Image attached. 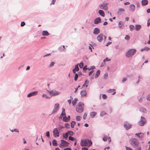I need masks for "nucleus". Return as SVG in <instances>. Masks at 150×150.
Masks as SVG:
<instances>
[{
	"label": "nucleus",
	"instance_id": "6e6d98bb",
	"mask_svg": "<svg viewBox=\"0 0 150 150\" xmlns=\"http://www.w3.org/2000/svg\"><path fill=\"white\" fill-rule=\"evenodd\" d=\"M127 80V78L126 77H125L123 78L122 80V82H125Z\"/></svg>",
	"mask_w": 150,
	"mask_h": 150
},
{
	"label": "nucleus",
	"instance_id": "58836bf2",
	"mask_svg": "<svg viewBox=\"0 0 150 150\" xmlns=\"http://www.w3.org/2000/svg\"><path fill=\"white\" fill-rule=\"evenodd\" d=\"M67 133H68V134H69L70 135H73L74 134L73 132L71 131H69Z\"/></svg>",
	"mask_w": 150,
	"mask_h": 150
},
{
	"label": "nucleus",
	"instance_id": "bf43d9fd",
	"mask_svg": "<svg viewBox=\"0 0 150 150\" xmlns=\"http://www.w3.org/2000/svg\"><path fill=\"white\" fill-rule=\"evenodd\" d=\"M87 66L86 65H85L84 66V67H83V69L84 70H85L86 69H87Z\"/></svg>",
	"mask_w": 150,
	"mask_h": 150
},
{
	"label": "nucleus",
	"instance_id": "e2e57ef3",
	"mask_svg": "<svg viewBox=\"0 0 150 150\" xmlns=\"http://www.w3.org/2000/svg\"><path fill=\"white\" fill-rule=\"evenodd\" d=\"M108 74L107 73H106L104 75V77L105 79H106L107 76H108Z\"/></svg>",
	"mask_w": 150,
	"mask_h": 150
},
{
	"label": "nucleus",
	"instance_id": "774afa93",
	"mask_svg": "<svg viewBox=\"0 0 150 150\" xmlns=\"http://www.w3.org/2000/svg\"><path fill=\"white\" fill-rule=\"evenodd\" d=\"M64 150H71L70 148H67L64 149Z\"/></svg>",
	"mask_w": 150,
	"mask_h": 150
},
{
	"label": "nucleus",
	"instance_id": "f257e3e1",
	"mask_svg": "<svg viewBox=\"0 0 150 150\" xmlns=\"http://www.w3.org/2000/svg\"><path fill=\"white\" fill-rule=\"evenodd\" d=\"M84 104L82 102H79L76 106V110L79 113L82 112L83 110Z\"/></svg>",
	"mask_w": 150,
	"mask_h": 150
},
{
	"label": "nucleus",
	"instance_id": "4468645a",
	"mask_svg": "<svg viewBox=\"0 0 150 150\" xmlns=\"http://www.w3.org/2000/svg\"><path fill=\"white\" fill-rule=\"evenodd\" d=\"M79 64H77L75 67V68L73 70V72L75 74L76 71H78L79 70V69L78 67Z\"/></svg>",
	"mask_w": 150,
	"mask_h": 150
},
{
	"label": "nucleus",
	"instance_id": "423d86ee",
	"mask_svg": "<svg viewBox=\"0 0 150 150\" xmlns=\"http://www.w3.org/2000/svg\"><path fill=\"white\" fill-rule=\"evenodd\" d=\"M53 135L55 137H57L59 136V133L57 129L55 128L54 129L53 131Z\"/></svg>",
	"mask_w": 150,
	"mask_h": 150
},
{
	"label": "nucleus",
	"instance_id": "6e6552de",
	"mask_svg": "<svg viewBox=\"0 0 150 150\" xmlns=\"http://www.w3.org/2000/svg\"><path fill=\"white\" fill-rule=\"evenodd\" d=\"M59 105L58 103H56L55 104L54 108L52 111L53 113L56 112L59 109Z\"/></svg>",
	"mask_w": 150,
	"mask_h": 150
},
{
	"label": "nucleus",
	"instance_id": "052dcab7",
	"mask_svg": "<svg viewBox=\"0 0 150 150\" xmlns=\"http://www.w3.org/2000/svg\"><path fill=\"white\" fill-rule=\"evenodd\" d=\"M149 49V47H145L144 48V50H148Z\"/></svg>",
	"mask_w": 150,
	"mask_h": 150
},
{
	"label": "nucleus",
	"instance_id": "ea45409f",
	"mask_svg": "<svg viewBox=\"0 0 150 150\" xmlns=\"http://www.w3.org/2000/svg\"><path fill=\"white\" fill-rule=\"evenodd\" d=\"M125 38L126 40H128L129 39L130 37L129 35H126Z\"/></svg>",
	"mask_w": 150,
	"mask_h": 150
},
{
	"label": "nucleus",
	"instance_id": "e433bc0d",
	"mask_svg": "<svg viewBox=\"0 0 150 150\" xmlns=\"http://www.w3.org/2000/svg\"><path fill=\"white\" fill-rule=\"evenodd\" d=\"M76 118L77 120L80 121L81 119V117L79 116H77L76 117Z\"/></svg>",
	"mask_w": 150,
	"mask_h": 150
},
{
	"label": "nucleus",
	"instance_id": "a18cd8bd",
	"mask_svg": "<svg viewBox=\"0 0 150 150\" xmlns=\"http://www.w3.org/2000/svg\"><path fill=\"white\" fill-rule=\"evenodd\" d=\"M110 60V59H109L108 58H106L104 60V62H105V61H109Z\"/></svg>",
	"mask_w": 150,
	"mask_h": 150
},
{
	"label": "nucleus",
	"instance_id": "c03bdc74",
	"mask_svg": "<svg viewBox=\"0 0 150 150\" xmlns=\"http://www.w3.org/2000/svg\"><path fill=\"white\" fill-rule=\"evenodd\" d=\"M125 148L126 150H132V149L130 147L126 146Z\"/></svg>",
	"mask_w": 150,
	"mask_h": 150
},
{
	"label": "nucleus",
	"instance_id": "f03ea898",
	"mask_svg": "<svg viewBox=\"0 0 150 150\" xmlns=\"http://www.w3.org/2000/svg\"><path fill=\"white\" fill-rule=\"evenodd\" d=\"M92 144V142L91 140H81L80 143V145L81 146H89Z\"/></svg>",
	"mask_w": 150,
	"mask_h": 150
},
{
	"label": "nucleus",
	"instance_id": "412c9836",
	"mask_svg": "<svg viewBox=\"0 0 150 150\" xmlns=\"http://www.w3.org/2000/svg\"><path fill=\"white\" fill-rule=\"evenodd\" d=\"M81 96L82 97H84L86 96L87 93L86 91H81Z\"/></svg>",
	"mask_w": 150,
	"mask_h": 150
},
{
	"label": "nucleus",
	"instance_id": "2f4dec72",
	"mask_svg": "<svg viewBox=\"0 0 150 150\" xmlns=\"http://www.w3.org/2000/svg\"><path fill=\"white\" fill-rule=\"evenodd\" d=\"M52 144L54 146H56L57 145V144L55 140H53L52 141Z\"/></svg>",
	"mask_w": 150,
	"mask_h": 150
},
{
	"label": "nucleus",
	"instance_id": "a19ab883",
	"mask_svg": "<svg viewBox=\"0 0 150 150\" xmlns=\"http://www.w3.org/2000/svg\"><path fill=\"white\" fill-rule=\"evenodd\" d=\"M70 126L69 125L68 123H66L65 125V127L66 128H68Z\"/></svg>",
	"mask_w": 150,
	"mask_h": 150
},
{
	"label": "nucleus",
	"instance_id": "4d7b16f0",
	"mask_svg": "<svg viewBox=\"0 0 150 150\" xmlns=\"http://www.w3.org/2000/svg\"><path fill=\"white\" fill-rule=\"evenodd\" d=\"M150 25V18L149 19L148 21L147 22V26H149Z\"/></svg>",
	"mask_w": 150,
	"mask_h": 150
},
{
	"label": "nucleus",
	"instance_id": "69168bd1",
	"mask_svg": "<svg viewBox=\"0 0 150 150\" xmlns=\"http://www.w3.org/2000/svg\"><path fill=\"white\" fill-rule=\"evenodd\" d=\"M147 12L148 13H150V8H149L147 10Z\"/></svg>",
	"mask_w": 150,
	"mask_h": 150
},
{
	"label": "nucleus",
	"instance_id": "c85d7f7f",
	"mask_svg": "<svg viewBox=\"0 0 150 150\" xmlns=\"http://www.w3.org/2000/svg\"><path fill=\"white\" fill-rule=\"evenodd\" d=\"M76 122L75 121H72L71 123V127L73 128L74 127V125L75 124Z\"/></svg>",
	"mask_w": 150,
	"mask_h": 150
},
{
	"label": "nucleus",
	"instance_id": "393cba45",
	"mask_svg": "<svg viewBox=\"0 0 150 150\" xmlns=\"http://www.w3.org/2000/svg\"><path fill=\"white\" fill-rule=\"evenodd\" d=\"M108 92L109 93L113 92L112 94V95H113L115 94V90L114 89L109 90L108 91Z\"/></svg>",
	"mask_w": 150,
	"mask_h": 150
},
{
	"label": "nucleus",
	"instance_id": "a211bd4d",
	"mask_svg": "<svg viewBox=\"0 0 150 150\" xmlns=\"http://www.w3.org/2000/svg\"><path fill=\"white\" fill-rule=\"evenodd\" d=\"M88 81L87 80H86L85 81V83L83 85L82 88H87V87L88 86Z\"/></svg>",
	"mask_w": 150,
	"mask_h": 150
},
{
	"label": "nucleus",
	"instance_id": "f704fd0d",
	"mask_svg": "<svg viewBox=\"0 0 150 150\" xmlns=\"http://www.w3.org/2000/svg\"><path fill=\"white\" fill-rule=\"evenodd\" d=\"M108 139V138L107 136H105L103 138V140L104 141H106Z\"/></svg>",
	"mask_w": 150,
	"mask_h": 150
},
{
	"label": "nucleus",
	"instance_id": "c756f323",
	"mask_svg": "<svg viewBox=\"0 0 150 150\" xmlns=\"http://www.w3.org/2000/svg\"><path fill=\"white\" fill-rule=\"evenodd\" d=\"M140 111L144 113H146V110L144 108H141L140 109Z\"/></svg>",
	"mask_w": 150,
	"mask_h": 150
},
{
	"label": "nucleus",
	"instance_id": "dca6fc26",
	"mask_svg": "<svg viewBox=\"0 0 150 150\" xmlns=\"http://www.w3.org/2000/svg\"><path fill=\"white\" fill-rule=\"evenodd\" d=\"M135 9V6L134 4H131L130 5L129 8V10L130 11H134Z\"/></svg>",
	"mask_w": 150,
	"mask_h": 150
},
{
	"label": "nucleus",
	"instance_id": "13d9d810",
	"mask_svg": "<svg viewBox=\"0 0 150 150\" xmlns=\"http://www.w3.org/2000/svg\"><path fill=\"white\" fill-rule=\"evenodd\" d=\"M134 26L133 25H130L129 26V28L130 29L132 30L134 28Z\"/></svg>",
	"mask_w": 150,
	"mask_h": 150
},
{
	"label": "nucleus",
	"instance_id": "72a5a7b5",
	"mask_svg": "<svg viewBox=\"0 0 150 150\" xmlns=\"http://www.w3.org/2000/svg\"><path fill=\"white\" fill-rule=\"evenodd\" d=\"M79 67L80 68H82L83 67V62H81L79 64Z\"/></svg>",
	"mask_w": 150,
	"mask_h": 150
},
{
	"label": "nucleus",
	"instance_id": "09e8293b",
	"mask_svg": "<svg viewBox=\"0 0 150 150\" xmlns=\"http://www.w3.org/2000/svg\"><path fill=\"white\" fill-rule=\"evenodd\" d=\"M102 98L103 99H106L107 98V96L105 94H104L102 95Z\"/></svg>",
	"mask_w": 150,
	"mask_h": 150
},
{
	"label": "nucleus",
	"instance_id": "0eeeda50",
	"mask_svg": "<svg viewBox=\"0 0 150 150\" xmlns=\"http://www.w3.org/2000/svg\"><path fill=\"white\" fill-rule=\"evenodd\" d=\"M145 121V118L144 117L141 116V120L138 122L139 125L141 126H143L144 125Z\"/></svg>",
	"mask_w": 150,
	"mask_h": 150
},
{
	"label": "nucleus",
	"instance_id": "4be33fe9",
	"mask_svg": "<svg viewBox=\"0 0 150 150\" xmlns=\"http://www.w3.org/2000/svg\"><path fill=\"white\" fill-rule=\"evenodd\" d=\"M49 35V33L47 30H44L42 32V35L43 36H48Z\"/></svg>",
	"mask_w": 150,
	"mask_h": 150
},
{
	"label": "nucleus",
	"instance_id": "864d4df0",
	"mask_svg": "<svg viewBox=\"0 0 150 150\" xmlns=\"http://www.w3.org/2000/svg\"><path fill=\"white\" fill-rule=\"evenodd\" d=\"M66 115L65 112H62L60 116L61 117H62L63 116H65Z\"/></svg>",
	"mask_w": 150,
	"mask_h": 150
},
{
	"label": "nucleus",
	"instance_id": "6ab92c4d",
	"mask_svg": "<svg viewBox=\"0 0 150 150\" xmlns=\"http://www.w3.org/2000/svg\"><path fill=\"white\" fill-rule=\"evenodd\" d=\"M101 19L100 18L98 17L96 18L94 20V23L95 24H98L101 21Z\"/></svg>",
	"mask_w": 150,
	"mask_h": 150
},
{
	"label": "nucleus",
	"instance_id": "9b49d317",
	"mask_svg": "<svg viewBox=\"0 0 150 150\" xmlns=\"http://www.w3.org/2000/svg\"><path fill=\"white\" fill-rule=\"evenodd\" d=\"M103 39V34H100L97 36V39L99 42L102 41Z\"/></svg>",
	"mask_w": 150,
	"mask_h": 150
},
{
	"label": "nucleus",
	"instance_id": "bb28decb",
	"mask_svg": "<svg viewBox=\"0 0 150 150\" xmlns=\"http://www.w3.org/2000/svg\"><path fill=\"white\" fill-rule=\"evenodd\" d=\"M77 100V98H75L72 102V104L74 106L76 105Z\"/></svg>",
	"mask_w": 150,
	"mask_h": 150
},
{
	"label": "nucleus",
	"instance_id": "3c124183",
	"mask_svg": "<svg viewBox=\"0 0 150 150\" xmlns=\"http://www.w3.org/2000/svg\"><path fill=\"white\" fill-rule=\"evenodd\" d=\"M25 25V23L24 22H22L21 24V26H23Z\"/></svg>",
	"mask_w": 150,
	"mask_h": 150
},
{
	"label": "nucleus",
	"instance_id": "20e7f679",
	"mask_svg": "<svg viewBox=\"0 0 150 150\" xmlns=\"http://www.w3.org/2000/svg\"><path fill=\"white\" fill-rule=\"evenodd\" d=\"M61 143L59 145V147L61 148L64 147L68 146L69 143L66 141L62 140Z\"/></svg>",
	"mask_w": 150,
	"mask_h": 150
},
{
	"label": "nucleus",
	"instance_id": "8fccbe9b",
	"mask_svg": "<svg viewBox=\"0 0 150 150\" xmlns=\"http://www.w3.org/2000/svg\"><path fill=\"white\" fill-rule=\"evenodd\" d=\"M122 22L121 21H120L119 23V26L121 28L122 27Z\"/></svg>",
	"mask_w": 150,
	"mask_h": 150
},
{
	"label": "nucleus",
	"instance_id": "7c9ffc66",
	"mask_svg": "<svg viewBox=\"0 0 150 150\" xmlns=\"http://www.w3.org/2000/svg\"><path fill=\"white\" fill-rule=\"evenodd\" d=\"M63 136L66 139H67L68 136V133L67 132L65 134H63Z\"/></svg>",
	"mask_w": 150,
	"mask_h": 150
},
{
	"label": "nucleus",
	"instance_id": "de8ad7c7",
	"mask_svg": "<svg viewBox=\"0 0 150 150\" xmlns=\"http://www.w3.org/2000/svg\"><path fill=\"white\" fill-rule=\"evenodd\" d=\"M69 139L71 141H73L74 139V138L70 136L69 137Z\"/></svg>",
	"mask_w": 150,
	"mask_h": 150
},
{
	"label": "nucleus",
	"instance_id": "39448f33",
	"mask_svg": "<svg viewBox=\"0 0 150 150\" xmlns=\"http://www.w3.org/2000/svg\"><path fill=\"white\" fill-rule=\"evenodd\" d=\"M107 5V3H103L100 4L99 6L100 8L107 10L108 9Z\"/></svg>",
	"mask_w": 150,
	"mask_h": 150
},
{
	"label": "nucleus",
	"instance_id": "a878e982",
	"mask_svg": "<svg viewBox=\"0 0 150 150\" xmlns=\"http://www.w3.org/2000/svg\"><path fill=\"white\" fill-rule=\"evenodd\" d=\"M141 27V25H137L136 26L135 29L137 30H139Z\"/></svg>",
	"mask_w": 150,
	"mask_h": 150
},
{
	"label": "nucleus",
	"instance_id": "c9c22d12",
	"mask_svg": "<svg viewBox=\"0 0 150 150\" xmlns=\"http://www.w3.org/2000/svg\"><path fill=\"white\" fill-rule=\"evenodd\" d=\"M78 77V74L76 73H75V76H74V80L75 81H76L77 80Z\"/></svg>",
	"mask_w": 150,
	"mask_h": 150
},
{
	"label": "nucleus",
	"instance_id": "0e129e2a",
	"mask_svg": "<svg viewBox=\"0 0 150 150\" xmlns=\"http://www.w3.org/2000/svg\"><path fill=\"white\" fill-rule=\"evenodd\" d=\"M82 150H88V149L87 148H82Z\"/></svg>",
	"mask_w": 150,
	"mask_h": 150
},
{
	"label": "nucleus",
	"instance_id": "603ef678",
	"mask_svg": "<svg viewBox=\"0 0 150 150\" xmlns=\"http://www.w3.org/2000/svg\"><path fill=\"white\" fill-rule=\"evenodd\" d=\"M149 101H150V94H149L146 98Z\"/></svg>",
	"mask_w": 150,
	"mask_h": 150
},
{
	"label": "nucleus",
	"instance_id": "aec40b11",
	"mask_svg": "<svg viewBox=\"0 0 150 150\" xmlns=\"http://www.w3.org/2000/svg\"><path fill=\"white\" fill-rule=\"evenodd\" d=\"M148 1L147 0H142V6H145L148 4Z\"/></svg>",
	"mask_w": 150,
	"mask_h": 150
},
{
	"label": "nucleus",
	"instance_id": "1a4fd4ad",
	"mask_svg": "<svg viewBox=\"0 0 150 150\" xmlns=\"http://www.w3.org/2000/svg\"><path fill=\"white\" fill-rule=\"evenodd\" d=\"M132 125H130L129 123H126L124 124V127L126 128V130H128L130 129Z\"/></svg>",
	"mask_w": 150,
	"mask_h": 150
},
{
	"label": "nucleus",
	"instance_id": "ddd939ff",
	"mask_svg": "<svg viewBox=\"0 0 150 150\" xmlns=\"http://www.w3.org/2000/svg\"><path fill=\"white\" fill-rule=\"evenodd\" d=\"M50 94L52 96H56L59 94V93L56 91H50Z\"/></svg>",
	"mask_w": 150,
	"mask_h": 150
},
{
	"label": "nucleus",
	"instance_id": "9d476101",
	"mask_svg": "<svg viewBox=\"0 0 150 150\" xmlns=\"http://www.w3.org/2000/svg\"><path fill=\"white\" fill-rule=\"evenodd\" d=\"M135 135L141 139H142L144 136V134L142 133L135 134Z\"/></svg>",
	"mask_w": 150,
	"mask_h": 150
},
{
	"label": "nucleus",
	"instance_id": "4c0bfd02",
	"mask_svg": "<svg viewBox=\"0 0 150 150\" xmlns=\"http://www.w3.org/2000/svg\"><path fill=\"white\" fill-rule=\"evenodd\" d=\"M106 113L104 111H102L100 113V115L101 116H103V115L106 114Z\"/></svg>",
	"mask_w": 150,
	"mask_h": 150
},
{
	"label": "nucleus",
	"instance_id": "cd10ccee",
	"mask_svg": "<svg viewBox=\"0 0 150 150\" xmlns=\"http://www.w3.org/2000/svg\"><path fill=\"white\" fill-rule=\"evenodd\" d=\"M100 71L99 70H98L96 73V74L95 75V78H97L98 77V76H99V75L100 74Z\"/></svg>",
	"mask_w": 150,
	"mask_h": 150
},
{
	"label": "nucleus",
	"instance_id": "b1692460",
	"mask_svg": "<svg viewBox=\"0 0 150 150\" xmlns=\"http://www.w3.org/2000/svg\"><path fill=\"white\" fill-rule=\"evenodd\" d=\"M97 113L96 112H92L91 113V117L92 118H93L96 114Z\"/></svg>",
	"mask_w": 150,
	"mask_h": 150
},
{
	"label": "nucleus",
	"instance_id": "49530a36",
	"mask_svg": "<svg viewBox=\"0 0 150 150\" xmlns=\"http://www.w3.org/2000/svg\"><path fill=\"white\" fill-rule=\"evenodd\" d=\"M54 62H51V64L50 65L49 67H53L54 66Z\"/></svg>",
	"mask_w": 150,
	"mask_h": 150
},
{
	"label": "nucleus",
	"instance_id": "7ed1b4c3",
	"mask_svg": "<svg viewBox=\"0 0 150 150\" xmlns=\"http://www.w3.org/2000/svg\"><path fill=\"white\" fill-rule=\"evenodd\" d=\"M136 52V50L134 49L129 50L126 52V56L128 57H131Z\"/></svg>",
	"mask_w": 150,
	"mask_h": 150
},
{
	"label": "nucleus",
	"instance_id": "473e14b6",
	"mask_svg": "<svg viewBox=\"0 0 150 150\" xmlns=\"http://www.w3.org/2000/svg\"><path fill=\"white\" fill-rule=\"evenodd\" d=\"M125 10L124 8H120L119 9V10H118V13H120V12H123V11H125Z\"/></svg>",
	"mask_w": 150,
	"mask_h": 150
},
{
	"label": "nucleus",
	"instance_id": "338daca9",
	"mask_svg": "<svg viewBox=\"0 0 150 150\" xmlns=\"http://www.w3.org/2000/svg\"><path fill=\"white\" fill-rule=\"evenodd\" d=\"M93 71H92L91 72H90L89 73V76L91 75L92 74Z\"/></svg>",
	"mask_w": 150,
	"mask_h": 150
},
{
	"label": "nucleus",
	"instance_id": "5fc2aeb1",
	"mask_svg": "<svg viewBox=\"0 0 150 150\" xmlns=\"http://www.w3.org/2000/svg\"><path fill=\"white\" fill-rule=\"evenodd\" d=\"M46 136L48 137H50V133L48 131L46 133Z\"/></svg>",
	"mask_w": 150,
	"mask_h": 150
},
{
	"label": "nucleus",
	"instance_id": "37998d69",
	"mask_svg": "<svg viewBox=\"0 0 150 150\" xmlns=\"http://www.w3.org/2000/svg\"><path fill=\"white\" fill-rule=\"evenodd\" d=\"M42 97H45L47 98H50L48 96H47L46 95L43 94Z\"/></svg>",
	"mask_w": 150,
	"mask_h": 150
},
{
	"label": "nucleus",
	"instance_id": "680f3d73",
	"mask_svg": "<svg viewBox=\"0 0 150 150\" xmlns=\"http://www.w3.org/2000/svg\"><path fill=\"white\" fill-rule=\"evenodd\" d=\"M112 42H108L107 43V44L106 45V46H108L109 45H110V44H111Z\"/></svg>",
	"mask_w": 150,
	"mask_h": 150
},
{
	"label": "nucleus",
	"instance_id": "f8f14e48",
	"mask_svg": "<svg viewBox=\"0 0 150 150\" xmlns=\"http://www.w3.org/2000/svg\"><path fill=\"white\" fill-rule=\"evenodd\" d=\"M38 93V92L37 91H35L34 92L28 94L27 95V97H29L32 96H34L37 95Z\"/></svg>",
	"mask_w": 150,
	"mask_h": 150
},
{
	"label": "nucleus",
	"instance_id": "79ce46f5",
	"mask_svg": "<svg viewBox=\"0 0 150 150\" xmlns=\"http://www.w3.org/2000/svg\"><path fill=\"white\" fill-rule=\"evenodd\" d=\"M87 116V114L86 113H85L83 115V119L84 120L86 119V118Z\"/></svg>",
	"mask_w": 150,
	"mask_h": 150
},
{
	"label": "nucleus",
	"instance_id": "2eb2a0df",
	"mask_svg": "<svg viewBox=\"0 0 150 150\" xmlns=\"http://www.w3.org/2000/svg\"><path fill=\"white\" fill-rule=\"evenodd\" d=\"M100 32L99 29L97 28H96L94 29L93 33L94 34L97 35L100 33Z\"/></svg>",
	"mask_w": 150,
	"mask_h": 150
},
{
	"label": "nucleus",
	"instance_id": "f3484780",
	"mask_svg": "<svg viewBox=\"0 0 150 150\" xmlns=\"http://www.w3.org/2000/svg\"><path fill=\"white\" fill-rule=\"evenodd\" d=\"M70 116L69 115L67 117L66 116H64L63 118V120L64 122H67L70 120Z\"/></svg>",
	"mask_w": 150,
	"mask_h": 150
},
{
	"label": "nucleus",
	"instance_id": "5701e85b",
	"mask_svg": "<svg viewBox=\"0 0 150 150\" xmlns=\"http://www.w3.org/2000/svg\"><path fill=\"white\" fill-rule=\"evenodd\" d=\"M98 13L99 14L103 17H104L105 15V13L102 10H99L98 11Z\"/></svg>",
	"mask_w": 150,
	"mask_h": 150
}]
</instances>
